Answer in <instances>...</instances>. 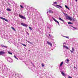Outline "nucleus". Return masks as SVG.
Segmentation results:
<instances>
[{
    "label": "nucleus",
    "instance_id": "1",
    "mask_svg": "<svg viewBox=\"0 0 78 78\" xmlns=\"http://www.w3.org/2000/svg\"><path fill=\"white\" fill-rule=\"evenodd\" d=\"M19 17H20V18H21V19H25L26 20V17L23 16H22L20 15V14H19Z\"/></svg>",
    "mask_w": 78,
    "mask_h": 78
},
{
    "label": "nucleus",
    "instance_id": "2",
    "mask_svg": "<svg viewBox=\"0 0 78 78\" xmlns=\"http://www.w3.org/2000/svg\"><path fill=\"white\" fill-rule=\"evenodd\" d=\"M52 19L54 20V21H55V22H56V23H57L58 24V25H59V22L56 20V19H55V18H54V17H52Z\"/></svg>",
    "mask_w": 78,
    "mask_h": 78
},
{
    "label": "nucleus",
    "instance_id": "3",
    "mask_svg": "<svg viewBox=\"0 0 78 78\" xmlns=\"http://www.w3.org/2000/svg\"><path fill=\"white\" fill-rule=\"evenodd\" d=\"M21 25H22L23 26H24V27H28V25L26 24H25V23H21Z\"/></svg>",
    "mask_w": 78,
    "mask_h": 78
},
{
    "label": "nucleus",
    "instance_id": "4",
    "mask_svg": "<svg viewBox=\"0 0 78 78\" xmlns=\"http://www.w3.org/2000/svg\"><path fill=\"white\" fill-rule=\"evenodd\" d=\"M5 54V52L4 51H0V55H3Z\"/></svg>",
    "mask_w": 78,
    "mask_h": 78
},
{
    "label": "nucleus",
    "instance_id": "5",
    "mask_svg": "<svg viewBox=\"0 0 78 78\" xmlns=\"http://www.w3.org/2000/svg\"><path fill=\"white\" fill-rule=\"evenodd\" d=\"M47 12H49V13H51V14H53V11L50 10H47Z\"/></svg>",
    "mask_w": 78,
    "mask_h": 78
},
{
    "label": "nucleus",
    "instance_id": "6",
    "mask_svg": "<svg viewBox=\"0 0 78 78\" xmlns=\"http://www.w3.org/2000/svg\"><path fill=\"white\" fill-rule=\"evenodd\" d=\"M47 43L48 45H50V46H52V44L51 42H50L48 41H47Z\"/></svg>",
    "mask_w": 78,
    "mask_h": 78
},
{
    "label": "nucleus",
    "instance_id": "7",
    "mask_svg": "<svg viewBox=\"0 0 78 78\" xmlns=\"http://www.w3.org/2000/svg\"><path fill=\"white\" fill-rule=\"evenodd\" d=\"M0 19H2V20H5V21H6V22H8V20L6 19L5 18H4L1 17Z\"/></svg>",
    "mask_w": 78,
    "mask_h": 78
},
{
    "label": "nucleus",
    "instance_id": "8",
    "mask_svg": "<svg viewBox=\"0 0 78 78\" xmlns=\"http://www.w3.org/2000/svg\"><path fill=\"white\" fill-rule=\"evenodd\" d=\"M65 16L66 17V19H68L69 18V16H68L67 15V14H66L65 15Z\"/></svg>",
    "mask_w": 78,
    "mask_h": 78
},
{
    "label": "nucleus",
    "instance_id": "9",
    "mask_svg": "<svg viewBox=\"0 0 78 78\" xmlns=\"http://www.w3.org/2000/svg\"><path fill=\"white\" fill-rule=\"evenodd\" d=\"M61 74L63 76H66V74H65V73H63V72H61Z\"/></svg>",
    "mask_w": 78,
    "mask_h": 78
},
{
    "label": "nucleus",
    "instance_id": "10",
    "mask_svg": "<svg viewBox=\"0 0 78 78\" xmlns=\"http://www.w3.org/2000/svg\"><path fill=\"white\" fill-rule=\"evenodd\" d=\"M58 19H59V20H61L63 22H64V20H63L61 18H58Z\"/></svg>",
    "mask_w": 78,
    "mask_h": 78
},
{
    "label": "nucleus",
    "instance_id": "11",
    "mask_svg": "<svg viewBox=\"0 0 78 78\" xmlns=\"http://www.w3.org/2000/svg\"><path fill=\"white\" fill-rule=\"evenodd\" d=\"M68 20H70V21H72V18H71L70 17H69L68 18Z\"/></svg>",
    "mask_w": 78,
    "mask_h": 78
},
{
    "label": "nucleus",
    "instance_id": "12",
    "mask_svg": "<svg viewBox=\"0 0 78 78\" xmlns=\"http://www.w3.org/2000/svg\"><path fill=\"white\" fill-rule=\"evenodd\" d=\"M56 6L57 7V8H58V7H59V8H62V7H61V6L59 5H56Z\"/></svg>",
    "mask_w": 78,
    "mask_h": 78
},
{
    "label": "nucleus",
    "instance_id": "13",
    "mask_svg": "<svg viewBox=\"0 0 78 78\" xmlns=\"http://www.w3.org/2000/svg\"><path fill=\"white\" fill-rule=\"evenodd\" d=\"M65 7H66V8H67V9H69V10H70V9H69V7L67 6V5H65Z\"/></svg>",
    "mask_w": 78,
    "mask_h": 78
},
{
    "label": "nucleus",
    "instance_id": "14",
    "mask_svg": "<svg viewBox=\"0 0 78 78\" xmlns=\"http://www.w3.org/2000/svg\"><path fill=\"white\" fill-rule=\"evenodd\" d=\"M63 47H65V48H66V49H69V48L67 47V46H66L65 45H63Z\"/></svg>",
    "mask_w": 78,
    "mask_h": 78
},
{
    "label": "nucleus",
    "instance_id": "15",
    "mask_svg": "<svg viewBox=\"0 0 78 78\" xmlns=\"http://www.w3.org/2000/svg\"><path fill=\"white\" fill-rule=\"evenodd\" d=\"M64 64V62H62L60 64V67H61V66H62V64Z\"/></svg>",
    "mask_w": 78,
    "mask_h": 78
},
{
    "label": "nucleus",
    "instance_id": "16",
    "mask_svg": "<svg viewBox=\"0 0 78 78\" xmlns=\"http://www.w3.org/2000/svg\"><path fill=\"white\" fill-rule=\"evenodd\" d=\"M11 28L12 29V30H14V31H16V29H15L14 27H11Z\"/></svg>",
    "mask_w": 78,
    "mask_h": 78
},
{
    "label": "nucleus",
    "instance_id": "17",
    "mask_svg": "<svg viewBox=\"0 0 78 78\" xmlns=\"http://www.w3.org/2000/svg\"><path fill=\"white\" fill-rule=\"evenodd\" d=\"M7 11H11V10L9 9H7Z\"/></svg>",
    "mask_w": 78,
    "mask_h": 78
},
{
    "label": "nucleus",
    "instance_id": "18",
    "mask_svg": "<svg viewBox=\"0 0 78 78\" xmlns=\"http://www.w3.org/2000/svg\"><path fill=\"white\" fill-rule=\"evenodd\" d=\"M27 42L28 43H29V44H33V43L30 42V41H27Z\"/></svg>",
    "mask_w": 78,
    "mask_h": 78
},
{
    "label": "nucleus",
    "instance_id": "19",
    "mask_svg": "<svg viewBox=\"0 0 78 78\" xmlns=\"http://www.w3.org/2000/svg\"><path fill=\"white\" fill-rule=\"evenodd\" d=\"M41 66H42V67H44L45 65L44 63H42Z\"/></svg>",
    "mask_w": 78,
    "mask_h": 78
},
{
    "label": "nucleus",
    "instance_id": "20",
    "mask_svg": "<svg viewBox=\"0 0 78 78\" xmlns=\"http://www.w3.org/2000/svg\"><path fill=\"white\" fill-rule=\"evenodd\" d=\"M21 44H22V45H23V46H24V47H27V45H25L24 44L21 43Z\"/></svg>",
    "mask_w": 78,
    "mask_h": 78
},
{
    "label": "nucleus",
    "instance_id": "21",
    "mask_svg": "<svg viewBox=\"0 0 78 78\" xmlns=\"http://www.w3.org/2000/svg\"><path fill=\"white\" fill-rule=\"evenodd\" d=\"M68 24H72V23L69 22H68Z\"/></svg>",
    "mask_w": 78,
    "mask_h": 78
},
{
    "label": "nucleus",
    "instance_id": "22",
    "mask_svg": "<svg viewBox=\"0 0 78 78\" xmlns=\"http://www.w3.org/2000/svg\"><path fill=\"white\" fill-rule=\"evenodd\" d=\"M71 27H72V28H73L74 29H75V30H77V28H76L72 26H71Z\"/></svg>",
    "mask_w": 78,
    "mask_h": 78
},
{
    "label": "nucleus",
    "instance_id": "23",
    "mask_svg": "<svg viewBox=\"0 0 78 78\" xmlns=\"http://www.w3.org/2000/svg\"><path fill=\"white\" fill-rule=\"evenodd\" d=\"M14 58H16V59H17V60H18V58H17V57H16V56L14 55Z\"/></svg>",
    "mask_w": 78,
    "mask_h": 78
},
{
    "label": "nucleus",
    "instance_id": "24",
    "mask_svg": "<svg viewBox=\"0 0 78 78\" xmlns=\"http://www.w3.org/2000/svg\"><path fill=\"white\" fill-rule=\"evenodd\" d=\"M64 37H66V38H67V39H69V37H67V36H64Z\"/></svg>",
    "mask_w": 78,
    "mask_h": 78
},
{
    "label": "nucleus",
    "instance_id": "25",
    "mask_svg": "<svg viewBox=\"0 0 78 78\" xmlns=\"http://www.w3.org/2000/svg\"><path fill=\"white\" fill-rule=\"evenodd\" d=\"M29 28L30 29V30H32V28H31V27H29Z\"/></svg>",
    "mask_w": 78,
    "mask_h": 78
},
{
    "label": "nucleus",
    "instance_id": "26",
    "mask_svg": "<svg viewBox=\"0 0 78 78\" xmlns=\"http://www.w3.org/2000/svg\"><path fill=\"white\" fill-rule=\"evenodd\" d=\"M8 53L9 54H10V55H12V53H11L10 52H8Z\"/></svg>",
    "mask_w": 78,
    "mask_h": 78
},
{
    "label": "nucleus",
    "instance_id": "27",
    "mask_svg": "<svg viewBox=\"0 0 78 78\" xmlns=\"http://www.w3.org/2000/svg\"><path fill=\"white\" fill-rule=\"evenodd\" d=\"M66 60H67V62H69V61H70V60H69V59H66Z\"/></svg>",
    "mask_w": 78,
    "mask_h": 78
},
{
    "label": "nucleus",
    "instance_id": "28",
    "mask_svg": "<svg viewBox=\"0 0 78 78\" xmlns=\"http://www.w3.org/2000/svg\"><path fill=\"white\" fill-rule=\"evenodd\" d=\"M4 47H5V48H7V47H8V46H4Z\"/></svg>",
    "mask_w": 78,
    "mask_h": 78
},
{
    "label": "nucleus",
    "instance_id": "29",
    "mask_svg": "<svg viewBox=\"0 0 78 78\" xmlns=\"http://www.w3.org/2000/svg\"><path fill=\"white\" fill-rule=\"evenodd\" d=\"M72 51H74V48H72Z\"/></svg>",
    "mask_w": 78,
    "mask_h": 78
},
{
    "label": "nucleus",
    "instance_id": "30",
    "mask_svg": "<svg viewBox=\"0 0 78 78\" xmlns=\"http://www.w3.org/2000/svg\"><path fill=\"white\" fill-rule=\"evenodd\" d=\"M1 46L2 47H4V45H3V44H1Z\"/></svg>",
    "mask_w": 78,
    "mask_h": 78
},
{
    "label": "nucleus",
    "instance_id": "31",
    "mask_svg": "<svg viewBox=\"0 0 78 78\" xmlns=\"http://www.w3.org/2000/svg\"><path fill=\"white\" fill-rule=\"evenodd\" d=\"M20 6V7H21V8H23V6L21 5Z\"/></svg>",
    "mask_w": 78,
    "mask_h": 78
},
{
    "label": "nucleus",
    "instance_id": "32",
    "mask_svg": "<svg viewBox=\"0 0 78 78\" xmlns=\"http://www.w3.org/2000/svg\"><path fill=\"white\" fill-rule=\"evenodd\" d=\"M70 51H71V53H73V51H71V50H70Z\"/></svg>",
    "mask_w": 78,
    "mask_h": 78
},
{
    "label": "nucleus",
    "instance_id": "33",
    "mask_svg": "<svg viewBox=\"0 0 78 78\" xmlns=\"http://www.w3.org/2000/svg\"><path fill=\"white\" fill-rule=\"evenodd\" d=\"M72 20H73V21H75V20L72 18Z\"/></svg>",
    "mask_w": 78,
    "mask_h": 78
},
{
    "label": "nucleus",
    "instance_id": "34",
    "mask_svg": "<svg viewBox=\"0 0 78 78\" xmlns=\"http://www.w3.org/2000/svg\"><path fill=\"white\" fill-rule=\"evenodd\" d=\"M54 4H57V2H54Z\"/></svg>",
    "mask_w": 78,
    "mask_h": 78
},
{
    "label": "nucleus",
    "instance_id": "35",
    "mask_svg": "<svg viewBox=\"0 0 78 78\" xmlns=\"http://www.w3.org/2000/svg\"><path fill=\"white\" fill-rule=\"evenodd\" d=\"M49 36L50 37H51V35L49 34Z\"/></svg>",
    "mask_w": 78,
    "mask_h": 78
},
{
    "label": "nucleus",
    "instance_id": "36",
    "mask_svg": "<svg viewBox=\"0 0 78 78\" xmlns=\"http://www.w3.org/2000/svg\"><path fill=\"white\" fill-rule=\"evenodd\" d=\"M76 2H78V1H77V0H75Z\"/></svg>",
    "mask_w": 78,
    "mask_h": 78
},
{
    "label": "nucleus",
    "instance_id": "37",
    "mask_svg": "<svg viewBox=\"0 0 78 78\" xmlns=\"http://www.w3.org/2000/svg\"><path fill=\"white\" fill-rule=\"evenodd\" d=\"M64 14H65V16H66V13H64Z\"/></svg>",
    "mask_w": 78,
    "mask_h": 78
},
{
    "label": "nucleus",
    "instance_id": "38",
    "mask_svg": "<svg viewBox=\"0 0 78 78\" xmlns=\"http://www.w3.org/2000/svg\"><path fill=\"white\" fill-rule=\"evenodd\" d=\"M8 4H9V5H10V4H9V3H8Z\"/></svg>",
    "mask_w": 78,
    "mask_h": 78
},
{
    "label": "nucleus",
    "instance_id": "39",
    "mask_svg": "<svg viewBox=\"0 0 78 78\" xmlns=\"http://www.w3.org/2000/svg\"><path fill=\"white\" fill-rule=\"evenodd\" d=\"M27 34H29L28 32H27Z\"/></svg>",
    "mask_w": 78,
    "mask_h": 78
},
{
    "label": "nucleus",
    "instance_id": "40",
    "mask_svg": "<svg viewBox=\"0 0 78 78\" xmlns=\"http://www.w3.org/2000/svg\"><path fill=\"white\" fill-rule=\"evenodd\" d=\"M47 13H48V12H47Z\"/></svg>",
    "mask_w": 78,
    "mask_h": 78
}]
</instances>
